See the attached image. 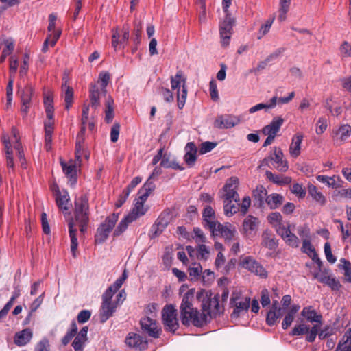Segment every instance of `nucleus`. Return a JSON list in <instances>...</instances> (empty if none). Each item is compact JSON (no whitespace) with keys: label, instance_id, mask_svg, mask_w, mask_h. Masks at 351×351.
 <instances>
[{"label":"nucleus","instance_id":"obj_3","mask_svg":"<svg viewBox=\"0 0 351 351\" xmlns=\"http://www.w3.org/2000/svg\"><path fill=\"white\" fill-rule=\"evenodd\" d=\"M239 179L237 177L229 178L223 186V210L228 217H231L239 210L240 198L238 194Z\"/></svg>","mask_w":351,"mask_h":351},{"label":"nucleus","instance_id":"obj_19","mask_svg":"<svg viewBox=\"0 0 351 351\" xmlns=\"http://www.w3.org/2000/svg\"><path fill=\"white\" fill-rule=\"evenodd\" d=\"M126 345L136 350H144L147 348V341L138 334L130 332L125 337Z\"/></svg>","mask_w":351,"mask_h":351},{"label":"nucleus","instance_id":"obj_52","mask_svg":"<svg viewBox=\"0 0 351 351\" xmlns=\"http://www.w3.org/2000/svg\"><path fill=\"white\" fill-rule=\"evenodd\" d=\"M119 289V287H114V283L111 285L102 295V302H112V298Z\"/></svg>","mask_w":351,"mask_h":351},{"label":"nucleus","instance_id":"obj_16","mask_svg":"<svg viewBox=\"0 0 351 351\" xmlns=\"http://www.w3.org/2000/svg\"><path fill=\"white\" fill-rule=\"evenodd\" d=\"M60 162L64 173L69 179V182L70 185L71 186H74L77 181L76 161L70 160L69 162H66L60 159Z\"/></svg>","mask_w":351,"mask_h":351},{"label":"nucleus","instance_id":"obj_45","mask_svg":"<svg viewBox=\"0 0 351 351\" xmlns=\"http://www.w3.org/2000/svg\"><path fill=\"white\" fill-rule=\"evenodd\" d=\"M265 202L271 209H276L282 204L283 197L277 193H272L266 197Z\"/></svg>","mask_w":351,"mask_h":351},{"label":"nucleus","instance_id":"obj_24","mask_svg":"<svg viewBox=\"0 0 351 351\" xmlns=\"http://www.w3.org/2000/svg\"><path fill=\"white\" fill-rule=\"evenodd\" d=\"M283 123L284 119L281 117H275L269 124L263 127L262 132L265 135L276 136Z\"/></svg>","mask_w":351,"mask_h":351},{"label":"nucleus","instance_id":"obj_6","mask_svg":"<svg viewBox=\"0 0 351 351\" xmlns=\"http://www.w3.org/2000/svg\"><path fill=\"white\" fill-rule=\"evenodd\" d=\"M250 304V298L243 297L239 291H234L230 299V306L233 308L230 315L232 319H238L248 311Z\"/></svg>","mask_w":351,"mask_h":351},{"label":"nucleus","instance_id":"obj_41","mask_svg":"<svg viewBox=\"0 0 351 351\" xmlns=\"http://www.w3.org/2000/svg\"><path fill=\"white\" fill-rule=\"evenodd\" d=\"M57 190L56 191V204L60 210H66L67 204L69 201V197L67 192H64V194H62L58 186H56Z\"/></svg>","mask_w":351,"mask_h":351},{"label":"nucleus","instance_id":"obj_25","mask_svg":"<svg viewBox=\"0 0 351 351\" xmlns=\"http://www.w3.org/2000/svg\"><path fill=\"white\" fill-rule=\"evenodd\" d=\"M33 337V331L31 328H25L15 333L14 342L18 346H25L29 343Z\"/></svg>","mask_w":351,"mask_h":351},{"label":"nucleus","instance_id":"obj_59","mask_svg":"<svg viewBox=\"0 0 351 351\" xmlns=\"http://www.w3.org/2000/svg\"><path fill=\"white\" fill-rule=\"evenodd\" d=\"M34 351H50L49 339L46 337H43L36 344Z\"/></svg>","mask_w":351,"mask_h":351},{"label":"nucleus","instance_id":"obj_32","mask_svg":"<svg viewBox=\"0 0 351 351\" xmlns=\"http://www.w3.org/2000/svg\"><path fill=\"white\" fill-rule=\"evenodd\" d=\"M301 315L311 323L316 322L321 324L322 321V315L318 314L311 306L304 307L301 312Z\"/></svg>","mask_w":351,"mask_h":351},{"label":"nucleus","instance_id":"obj_26","mask_svg":"<svg viewBox=\"0 0 351 351\" xmlns=\"http://www.w3.org/2000/svg\"><path fill=\"white\" fill-rule=\"evenodd\" d=\"M185 151L184 160L189 167H192L197 160V149L195 144L193 142L188 143L185 146Z\"/></svg>","mask_w":351,"mask_h":351},{"label":"nucleus","instance_id":"obj_27","mask_svg":"<svg viewBox=\"0 0 351 351\" xmlns=\"http://www.w3.org/2000/svg\"><path fill=\"white\" fill-rule=\"evenodd\" d=\"M117 308V303L114 302H101L99 310V320L101 323L106 322L111 317Z\"/></svg>","mask_w":351,"mask_h":351},{"label":"nucleus","instance_id":"obj_8","mask_svg":"<svg viewBox=\"0 0 351 351\" xmlns=\"http://www.w3.org/2000/svg\"><path fill=\"white\" fill-rule=\"evenodd\" d=\"M161 314L165 330L175 332L179 328L177 309L173 304H167L162 309Z\"/></svg>","mask_w":351,"mask_h":351},{"label":"nucleus","instance_id":"obj_18","mask_svg":"<svg viewBox=\"0 0 351 351\" xmlns=\"http://www.w3.org/2000/svg\"><path fill=\"white\" fill-rule=\"evenodd\" d=\"M235 228L230 223H225L224 224L218 223L216 227V232L212 233L213 236L220 235L223 237L226 242H230L236 234Z\"/></svg>","mask_w":351,"mask_h":351},{"label":"nucleus","instance_id":"obj_29","mask_svg":"<svg viewBox=\"0 0 351 351\" xmlns=\"http://www.w3.org/2000/svg\"><path fill=\"white\" fill-rule=\"evenodd\" d=\"M303 138L304 135L302 133H297L293 136L289 148V154L292 158H296L300 156Z\"/></svg>","mask_w":351,"mask_h":351},{"label":"nucleus","instance_id":"obj_37","mask_svg":"<svg viewBox=\"0 0 351 351\" xmlns=\"http://www.w3.org/2000/svg\"><path fill=\"white\" fill-rule=\"evenodd\" d=\"M69 232L71 239V252L73 257H76V252L78 246L77 239V230L74 228L73 221L69 223Z\"/></svg>","mask_w":351,"mask_h":351},{"label":"nucleus","instance_id":"obj_60","mask_svg":"<svg viewBox=\"0 0 351 351\" xmlns=\"http://www.w3.org/2000/svg\"><path fill=\"white\" fill-rule=\"evenodd\" d=\"M217 146V143L206 141L199 145V152L200 154H205L212 151Z\"/></svg>","mask_w":351,"mask_h":351},{"label":"nucleus","instance_id":"obj_17","mask_svg":"<svg viewBox=\"0 0 351 351\" xmlns=\"http://www.w3.org/2000/svg\"><path fill=\"white\" fill-rule=\"evenodd\" d=\"M239 119L232 114L218 115L214 121L213 125L217 129H228L239 123Z\"/></svg>","mask_w":351,"mask_h":351},{"label":"nucleus","instance_id":"obj_35","mask_svg":"<svg viewBox=\"0 0 351 351\" xmlns=\"http://www.w3.org/2000/svg\"><path fill=\"white\" fill-rule=\"evenodd\" d=\"M265 175L269 181L280 186L289 184L292 180L289 176L277 175L269 171H267Z\"/></svg>","mask_w":351,"mask_h":351},{"label":"nucleus","instance_id":"obj_53","mask_svg":"<svg viewBox=\"0 0 351 351\" xmlns=\"http://www.w3.org/2000/svg\"><path fill=\"white\" fill-rule=\"evenodd\" d=\"M110 81V75L108 72H101L99 75V79L97 83L95 84H98L99 88L103 90V92H107L106 86Z\"/></svg>","mask_w":351,"mask_h":351},{"label":"nucleus","instance_id":"obj_5","mask_svg":"<svg viewBox=\"0 0 351 351\" xmlns=\"http://www.w3.org/2000/svg\"><path fill=\"white\" fill-rule=\"evenodd\" d=\"M145 201H137L130 213L125 216L119 223L114 232V237L121 235L128 228L129 223L136 221L140 217L144 215L147 210L144 206Z\"/></svg>","mask_w":351,"mask_h":351},{"label":"nucleus","instance_id":"obj_14","mask_svg":"<svg viewBox=\"0 0 351 351\" xmlns=\"http://www.w3.org/2000/svg\"><path fill=\"white\" fill-rule=\"evenodd\" d=\"M141 328L143 332L153 338H158L160 335L161 330L158 327L156 320L145 317L140 321Z\"/></svg>","mask_w":351,"mask_h":351},{"label":"nucleus","instance_id":"obj_55","mask_svg":"<svg viewBox=\"0 0 351 351\" xmlns=\"http://www.w3.org/2000/svg\"><path fill=\"white\" fill-rule=\"evenodd\" d=\"M85 134H83L82 135L80 134V131L77 135V140L75 143V157L77 160L80 162V158H81V151L83 147V143H84V136Z\"/></svg>","mask_w":351,"mask_h":351},{"label":"nucleus","instance_id":"obj_9","mask_svg":"<svg viewBox=\"0 0 351 351\" xmlns=\"http://www.w3.org/2000/svg\"><path fill=\"white\" fill-rule=\"evenodd\" d=\"M119 219V214L112 213L107 217L105 221L99 226L95 236V242L101 243L104 242L109 236V234L114 227Z\"/></svg>","mask_w":351,"mask_h":351},{"label":"nucleus","instance_id":"obj_44","mask_svg":"<svg viewBox=\"0 0 351 351\" xmlns=\"http://www.w3.org/2000/svg\"><path fill=\"white\" fill-rule=\"evenodd\" d=\"M44 106L46 112V117L48 119H53L54 117L53 99L51 95H47L44 97Z\"/></svg>","mask_w":351,"mask_h":351},{"label":"nucleus","instance_id":"obj_54","mask_svg":"<svg viewBox=\"0 0 351 351\" xmlns=\"http://www.w3.org/2000/svg\"><path fill=\"white\" fill-rule=\"evenodd\" d=\"M309 330V326L304 324L295 325L290 332L291 336H300L306 334Z\"/></svg>","mask_w":351,"mask_h":351},{"label":"nucleus","instance_id":"obj_42","mask_svg":"<svg viewBox=\"0 0 351 351\" xmlns=\"http://www.w3.org/2000/svg\"><path fill=\"white\" fill-rule=\"evenodd\" d=\"M258 224V219L252 215H248L243 221V228L246 234H250L255 231Z\"/></svg>","mask_w":351,"mask_h":351},{"label":"nucleus","instance_id":"obj_63","mask_svg":"<svg viewBox=\"0 0 351 351\" xmlns=\"http://www.w3.org/2000/svg\"><path fill=\"white\" fill-rule=\"evenodd\" d=\"M339 51L341 57H351V43L344 41L339 47Z\"/></svg>","mask_w":351,"mask_h":351},{"label":"nucleus","instance_id":"obj_11","mask_svg":"<svg viewBox=\"0 0 351 351\" xmlns=\"http://www.w3.org/2000/svg\"><path fill=\"white\" fill-rule=\"evenodd\" d=\"M269 161L273 162V166L280 172H286L288 170V162L285 159L282 149L279 147H274V154L264 158L261 162V166L268 165Z\"/></svg>","mask_w":351,"mask_h":351},{"label":"nucleus","instance_id":"obj_50","mask_svg":"<svg viewBox=\"0 0 351 351\" xmlns=\"http://www.w3.org/2000/svg\"><path fill=\"white\" fill-rule=\"evenodd\" d=\"M317 266V271H315L313 273V277L314 278L317 279L320 282L324 284L328 280V278L330 277L329 270L326 269H322V265L320 266V267L318 265Z\"/></svg>","mask_w":351,"mask_h":351},{"label":"nucleus","instance_id":"obj_30","mask_svg":"<svg viewBox=\"0 0 351 351\" xmlns=\"http://www.w3.org/2000/svg\"><path fill=\"white\" fill-rule=\"evenodd\" d=\"M332 138L335 143H341L351 135V126L348 124L341 125L337 130L333 131Z\"/></svg>","mask_w":351,"mask_h":351},{"label":"nucleus","instance_id":"obj_7","mask_svg":"<svg viewBox=\"0 0 351 351\" xmlns=\"http://www.w3.org/2000/svg\"><path fill=\"white\" fill-rule=\"evenodd\" d=\"M186 81V79L183 76L181 71L177 72L175 76L171 77V88L177 90V101L179 109L183 108L187 97Z\"/></svg>","mask_w":351,"mask_h":351},{"label":"nucleus","instance_id":"obj_23","mask_svg":"<svg viewBox=\"0 0 351 351\" xmlns=\"http://www.w3.org/2000/svg\"><path fill=\"white\" fill-rule=\"evenodd\" d=\"M169 223V214L162 213L157 218L156 222L152 226V237L158 236L166 228Z\"/></svg>","mask_w":351,"mask_h":351},{"label":"nucleus","instance_id":"obj_28","mask_svg":"<svg viewBox=\"0 0 351 351\" xmlns=\"http://www.w3.org/2000/svg\"><path fill=\"white\" fill-rule=\"evenodd\" d=\"M301 250L303 253L306 254L310 258H311L312 261L319 267L323 265V263L320 258H319L315 249L311 244V239H306L302 241V245Z\"/></svg>","mask_w":351,"mask_h":351},{"label":"nucleus","instance_id":"obj_12","mask_svg":"<svg viewBox=\"0 0 351 351\" xmlns=\"http://www.w3.org/2000/svg\"><path fill=\"white\" fill-rule=\"evenodd\" d=\"M241 265L261 278L265 279L268 276V272L263 265L252 256L245 257L241 261Z\"/></svg>","mask_w":351,"mask_h":351},{"label":"nucleus","instance_id":"obj_10","mask_svg":"<svg viewBox=\"0 0 351 351\" xmlns=\"http://www.w3.org/2000/svg\"><path fill=\"white\" fill-rule=\"evenodd\" d=\"M224 12L226 13V16L219 24V33L221 45L223 47H227L230 43V38L233 32L235 19L231 16L229 10Z\"/></svg>","mask_w":351,"mask_h":351},{"label":"nucleus","instance_id":"obj_22","mask_svg":"<svg viewBox=\"0 0 351 351\" xmlns=\"http://www.w3.org/2000/svg\"><path fill=\"white\" fill-rule=\"evenodd\" d=\"M278 234L281 237L285 243L289 246L297 248L299 247L300 241L299 238L291 231V224L289 223L285 228L278 230Z\"/></svg>","mask_w":351,"mask_h":351},{"label":"nucleus","instance_id":"obj_4","mask_svg":"<svg viewBox=\"0 0 351 351\" xmlns=\"http://www.w3.org/2000/svg\"><path fill=\"white\" fill-rule=\"evenodd\" d=\"M74 217L78 223L80 232L84 234L87 230L89 221L88 197L86 194H82L75 199Z\"/></svg>","mask_w":351,"mask_h":351},{"label":"nucleus","instance_id":"obj_13","mask_svg":"<svg viewBox=\"0 0 351 351\" xmlns=\"http://www.w3.org/2000/svg\"><path fill=\"white\" fill-rule=\"evenodd\" d=\"M34 93V88L31 84H27L19 91L21 104V112L24 117L27 115Z\"/></svg>","mask_w":351,"mask_h":351},{"label":"nucleus","instance_id":"obj_39","mask_svg":"<svg viewBox=\"0 0 351 351\" xmlns=\"http://www.w3.org/2000/svg\"><path fill=\"white\" fill-rule=\"evenodd\" d=\"M336 176H333L332 177H329L327 176L319 175L317 176L316 179L317 181L326 184L328 186H330L332 188H341L342 187V180L337 177L338 182L335 180Z\"/></svg>","mask_w":351,"mask_h":351},{"label":"nucleus","instance_id":"obj_48","mask_svg":"<svg viewBox=\"0 0 351 351\" xmlns=\"http://www.w3.org/2000/svg\"><path fill=\"white\" fill-rule=\"evenodd\" d=\"M202 267L199 263H193L189 267V275L191 280H197L200 278Z\"/></svg>","mask_w":351,"mask_h":351},{"label":"nucleus","instance_id":"obj_51","mask_svg":"<svg viewBox=\"0 0 351 351\" xmlns=\"http://www.w3.org/2000/svg\"><path fill=\"white\" fill-rule=\"evenodd\" d=\"M291 0H280L278 20L284 21L286 19V15L289 10Z\"/></svg>","mask_w":351,"mask_h":351},{"label":"nucleus","instance_id":"obj_31","mask_svg":"<svg viewBox=\"0 0 351 351\" xmlns=\"http://www.w3.org/2000/svg\"><path fill=\"white\" fill-rule=\"evenodd\" d=\"M269 223L275 228L277 234L278 230L285 228L289 224V221H284L281 214L278 212L270 213L267 217Z\"/></svg>","mask_w":351,"mask_h":351},{"label":"nucleus","instance_id":"obj_33","mask_svg":"<svg viewBox=\"0 0 351 351\" xmlns=\"http://www.w3.org/2000/svg\"><path fill=\"white\" fill-rule=\"evenodd\" d=\"M63 82L62 84V91L64 93L65 108L69 110L73 104V89L68 84V80L63 77Z\"/></svg>","mask_w":351,"mask_h":351},{"label":"nucleus","instance_id":"obj_46","mask_svg":"<svg viewBox=\"0 0 351 351\" xmlns=\"http://www.w3.org/2000/svg\"><path fill=\"white\" fill-rule=\"evenodd\" d=\"M340 262L338 267L344 270L345 281L351 283V263L344 258H341Z\"/></svg>","mask_w":351,"mask_h":351},{"label":"nucleus","instance_id":"obj_57","mask_svg":"<svg viewBox=\"0 0 351 351\" xmlns=\"http://www.w3.org/2000/svg\"><path fill=\"white\" fill-rule=\"evenodd\" d=\"M200 278L204 285H209L214 280V272L211 271L210 269H205L203 272L202 271Z\"/></svg>","mask_w":351,"mask_h":351},{"label":"nucleus","instance_id":"obj_38","mask_svg":"<svg viewBox=\"0 0 351 351\" xmlns=\"http://www.w3.org/2000/svg\"><path fill=\"white\" fill-rule=\"evenodd\" d=\"M278 241L271 232L265 231L262 234V245L269 250H275L278 247Z\"/></svg>","mask_w":351,"mask_h":351},{"label":"nucleus","instance_id":"obj_1","mask_svg":"<svg viewBox=\"0 0 351 351\" xmlns=\"http://www.w3.org/2000/svg\"><path fill=\"white\" fill-rule=\"evenodd\" d=\"M194 295L195 289H191L182 298L180 306L181 322L186 326L193 325L196 327H202L207 324L206 315L193 308L192 302Z\"/></svg>","mask_w":351,"mask_h":351},{"label":"nucleus","instance_id":"obj_49","mask_svg":"<svg viewBox=\"0 0 351 351\" xmlns=\"http://www.w3.org/2000/svg\"><path fill=\"white\" fill-rule=\"evenodd\" d=\"M4 45H5V48L3 49L0 56V62H3L7 56L12 53L14 49V43L12 38L5 40Z\"/></svg>","mask_w":351,"mask_h":351},{"label":"nucleus","instance_id":"obj_43","mask_svg":"<svg viewBox=\"0 0 351 351\" xmlns=\"http://www.w3.org/2000/svg\"><path fill=\"white\" fill-rule=\"evenodd\" d=\"M105 121L109 123L114 118V100L111 96H108L105 101Z\"/></svg>","mask_w":351,"mask_h":351},{"label":"nucleus","instance_id":"obj_34","mask_svg":"<svg viewBox=\"0 0 351 351\" xmlns=\"http://www.w3.org/2000/svg\"><path fill=\"white\" fill-rule=\"evenodd\" d=\"M267 190L263 185H258L253 191V198L254 204L259 208L264 205V201L266 199Z\"/></svg>","mask_w":351,"mask_h":351},{"label":"nucleus","instance_id":"obj_2","mask_svg":"<svg viewBox=\"0 0 351 351\" xmlns=\"http://www.w3.org/2000/svg\"><path fill=\"white\" fill-rule=\"evenodd\" d=\"M197 299L201 302L202 313L206 315L208 323L209 319L223 313L224 308L219 304V296L210 290L201 289L197 293Z\"/></svg>","mask_w":351,"mask_h":351},{"label":"nucleus","instance_id":"obj_36","mask_svg":"<svg viewBox=\"0 0 351 351\" xmlns=\"http://www.w3.org/2000/svg\"><path fill=\"white\" fill-rule=\"evenodd\" d=\"M155 186L154 181L148 178L138 191V199L143 201H146L151 193L155 189Z\"/></svg>","mask_w":351,"mask_h":351},{"label":"nucleus","instance_id":"obj_15","mask_svg":"<svg viewBox=\"0 0 351 351\" xmlns=\"http://www.w3.org/2000/svg\"><path fill=\"white\" fill-rule=\"evenodd\" d=\"M77 330L78 328L76 322L75 320H73L71 324V328L67 330L66 335L62 337L61 340L63 346H66L75 336H77L79 337L88 340V327H83L78 333H77Z\"/></svg>","mask_w":351,"mask_h":351},{"label":"nucleus","instance_id":"obj_58","mask_svg":"<svg viewBox=\"0 0 351 351\" xmlns=\"http://www.w3.org/2000/svg\"><path fill=\"white\" fill-rule=\"evenodd\" d=\"M292 193L295 194L299 198L303 199L306 193V189L303 188L302 184L298 183L293 184L290 189Z\"/></svg>","mask_w":351,"mask_h":351},{"label":"nucleus","instance_id":"obj_40","mask_svg":"<svg viewBox=\"0 0 351 351\" xmlns=\"http://www.w3.org/2000/svg\"><path fill=\"white\" fill-rule=\"evenodd\" d=\"M308 192L314 201L319 204L321 206L326 204V199L322 192L318 191L317 188L312 184L308 185Z\"/></svg>","mask_w":351,"mask_h":351},{"label":"nucleus","instance_id":"obj_47","mask_svg":"<svg viewBox=\"0 0 351 351\" xmlns=\"http://www.w3.org/2000/svg\"><path fill=\"white\" fill-rule=\"evenodd\" d=\"M90 107H91L90 103L88 104H84V105L82 106L81 128H80V134H82V135L83 134H85V132H86V123H87L88 119Z\"/></svg>","mask_w":351,"mask_h":351},{"label":"nucleus","instance_id":"obj_61","mask_svg":"<svg viewBox=\"0 0 351 351\" xmlns=\"http://www.w3.org/2000/svg\"><path fill=\"white\" fill-rule=\"evenodd\" d=\"M75 337L72 342V347L75 351H83L87 340L77 336Z\"/></svg>","mask_w":351,"mask_h":351},{"label":"nucleus","instance_id":"obj_62","mask_svg":"<svg viewBox=\"0 0 351 351\" xmlns=\"http://www.w3.org/2000/svg\"><path fill=\"white\" fill-rule=\"evenodd\" d=\"M335 333V329L330 325L326 326L322 330H321L318 334V337L320 339L329 337Z\"/></svg>","mask_w":351,"mask_h":351},{"label":"nucleus","instance_id":"obj_64","mask_svg":"<svg viewBox=\"0 0 351 351\" xmlns=\"http://www.w3.org/2000/svg\"><path fill=\"white\" fill-rule=\"evenodd\" d=\"M319 326L314 325L313 327H309V330L306 332V341L312 343L315 341L316 336L319 334Z\"/></svg>","mask_w":351,"mask_h":351},{"label":"nucleus","instance_id":"obj_56","mask_svg":"<svg viewBox=\"0 0 351 351\" xmlns=\"http://www.w3.org/2000/svg\"><path fill=\"white\" fill-rule=\"evenodd\" d=\"M297 232L302 241L307 239H311V230L308 225L304 224L298 226L297 228Z\"/></svg>","mask_w":351,"mask_h":351},{"label":"nucleus","instance_id":"obj_21","mask_svg":"<svg viewBox=\"0 0 351 351\" xmlns=\"http://www.w3.org/2000/svg\"><path fill=\"white\" fill-rule=\"evenodd\" d=\"M107 92H103V90L99 88L98 84H91L89 88V99L93 114L100 106V98L106 97Z\"/></svg>","mask_w":351,"mask_h":351},{"label":"nucleus","instance_id":"obj_20","mask_svg":"<svg viewBox=\"0 0 351 351\" xmlns=\"http://www.w3.org/2000/svg\"><path fill=\"white\" fill-rule=\"evenodd\" d=\"M204 227L208 228L211 233L216 232V227L219 223L215 219V213L210 206H206L202 213Z\"/></svg>","mask_w":351,"mask_h":351}]
</instances>
